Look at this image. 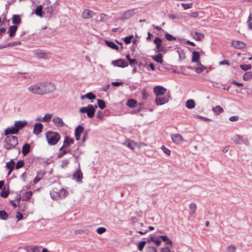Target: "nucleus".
Segmentation results:
<instances>
[{
	"mask_svg": "<svg viewBox=\"0 0 252 252\" xmlns=\"http://www.w3.org/2000/svg\"><path fill=\"white\" fill-rule=\"evenodd\" d=\"M98 106L101 109H103L106 107L105 102L101 99L97 100Z\"/></svg>",
	"mask_w": 252,
	"mask_h": 252,
	"instance_id": "nucleus-47",
	"label": "nucleus"
},
{
	"mask_svg": "<svg viewBox=\"0 0 252 252\" xmlns=\"http://www.w3.org/2000/svg\"><path fill=\"white\" fill-rule=\"evenodd\" d=\"M194 117L195 118L202 119V120H203L204 121H209L211 120L209 118H206V117H204L203 116H200V115H194Z\"/></svg>",
	"mask_w": 252,
	"mask_h": 252,
	"instance_id": "nucleus-61",
	"label": "nucleus"
},
{
	"mask_svg": "<svg viewBox=\"0 0 252 252\" xmlns=\"http://www.w3.org/2000/svg\"><path fill=\"white\" fill-rule=\"evenodd\" d=\"M240 67L242 70L247 71V70L251 69L252 66L251 64H241L240 65Z\"/></svg>",
	"mask_w": 252,
	"mask_h": 252,
	"instance_id": "nucleus-53",
	"label": "nucleus"
},
{
	"mask_svg": "<svg viewBox=\"0 0 252 252\" xmlns=\"http://www.w3.org/2000/svg\"><path fill=\"white\" fill-rule=\"evenodd\" d=\"M252 78V74L250 72H246L243 76V78L244 80H248Z\"/></svg>",
	"mask_w": 252,
	"mask_h": 252,
	"instance_id": "nucleus-48",
	"label": "nucleus"
},
{
	"mask_svg": "<svg viewBox=\"0 0 252 252\" xmlns=\"http://www.w3.org/2000/svg\"><path fill=\"white\" fill-rule=\"evenodd\" d=\"M136 104V101L132 99H129L127 101L126 104L129 107H134Z\"/></svg>",
	"mask_w": 252,
	"mask_h": 252,
	"instance_id": "nucleus-44",
	"label": "nucleus"
},
{
	"mask_svg": "<svg viewBox=\"0 0 252 252\" xmlns=\"http://www.w3.org/2000/svg\"><path fill=\"white\" fill-rule=\"evenodd\" d=\"M190 35L196 40L201 41L204 38L203 33L197 32H191Z\"/></svg>",
	"mask_w": 252,
	"mask_h": 252,
	"instance_id": "nucleus-14",
	"label": "nucleus"
},
{
	"mask_svg": "<svg viewBox=\"0 0 252 252\" xmlns=\"http://www.w3.org/2000/svg\"><path fill=\"white\" fill-rule=\"evenodd\" d=\"M189 209L190 210V215L193 214L195 212V210L196 209V205L194 203H191L189 205Z\"/></svg>",
	"mask_w": 252,
	"mask_h": 252,
	"instance_id": "nucleus-46",
	"label": "nucleus"
},
{
	"mask_svg": "<svg viewBox=\"0 0 252 252\" xmlns=\"http://www.w3.org/2000/svg\"><path fill=\"white\" fill-rule=\"evenodd\" d=\"M146 252H157V249L155 247L149 246L146 248Z\"/></svg>",
	"mask_w": 252,
	"mask_h": 252,
	"instance_id": "nucleus-57",
	"label": "nucleus"
},
{
	"mask_svg": "<svg viewBox=\"0 0 252 252\" xmlns=\"http://www.w3.org/2000/svg\"><path fill=\"white\" fill-rule=\"evenodd\" d=\"M18 144V138L15 136H7L4 142V147L9 150L14 148Z\"/></svg>",
	"mask_w": 252,
	"mask_h": 252,
	"instance_id": "nucleus-2",
	"label": "nucleus"
},
{
	"mask_svg": "<svg viewBox=\"0 0 252 252\" xmlns=\"http://www.w3.org/2000/svg\"><path fill=\"white\" fill-rule=\"evenodd\" d=\"M199 64H200V66L196 67L194 70L196 73L199 74L201 73L206 68V67L201 64L200 63Z\"/></svg>",
	"mask_w": 252,
	"mask_h": 252,
	"instance_id": "nucleus-38",
	"label": "nucleus"
},
{
	"mask_svg": "<svg viewBox=\"0 0 252 252\" xmlns=\"http://www.w3.org/2000/svg\"><path fill=\"white\" fill-rule=\"evenodd\" d=\"M106 15L103 13H101L99 16H98V21L100 22H105L106 21Z\"/></svg>",
	"mask_w": 252,
	"mask_h": 252,
	"instance_id": "nucleus-50",
	"label": "nucleus"
},
{
	"mask_svg": "<svg viewBox=\"0 0 252 252\" xmlns=\"http://www.w3.org/2000/svg\"><path fill=\"white\" fill-rule=\"evenodd\" d=\"M53 122L56 126L59 127H62L64 125V123L62 119L59 117H54L53 119Z\"/></svg>",
	"mask_w": 252,
	"mask_h": 252,
	"instance_id": "nucleus-21",
	"label": "nucleus"
},
{
	"mask_svg": "<svg viewBox=\"0 0 252 252\" xmlns=\"http://www.w3.org/2000/svg\"><path fill=\"white\" fill-rule=\"evenodd\" d=\"M94 15V12L89 9H85L82 13V16L83 18L89 19Z\"/></svg>",
	"mask_w": 252,
	"mask_h": 252,
	"instance_id": "nucleus-20",
	"label": "nucleus"
},
{
	"mask_svg": "<svg viewBox=\"0 0 252 252\" xmlns=\"http://www.w3.org/2000/svg\"><path fill=\"white\" fill-rule=\"evenodd\" d=\"M87 98L89 99L92 100L96 98V96L94 94L92 93H88L85 95H82L81 96V99H84V98Z\"/></svg>",
	"mask_w": 252,
	"mask_h": 252,
	"instance_id": "nucleus-28",
	"label": "nucleus"
},
{
	"mask_svg": "<svg viewBox=\"0 0 252 252\" xmlns=\"http://www.w3.org/2000/svg\"><path fill=\"white\" fill-rule=\"evenodd\" d=\"M12 23L13 24H19L21 23V18L19 15H14L12 17Z\"/></svg>",
	"mask_w": 252,
	"mask_h": 252,
	"instance_id": "nucleus-36",
	"label": "nucleus"
},
{
	"mask_svg": "<svg viewBox=\"0 0 252 252\" xmlns=\"http://www.w3.org/2000/svg\"><path fill=\"white\" fill-rule=\"evenodd\" d=\"M200 59V55L199 52L197 51H193L192 52V62H198Z\"/></svg>",
	"mask_w": 252,
	"mask_h": 252,
	"instance_id": "nucleus-31",
	"label": "nucleus"
},
{
	"mask_svg": "<svg viewBox=\"0 0 252 252\" xmlns=\"http://www.w3.org/2000/svg\"><path fill=\"white\" fill-rule=\"evenodd\" d=\"M25 252H40L38 248L36 246H28L24 249Z\"/></svg>",
	"mask_w": 252,
	"mask_h": 252,
	"instance_id": "nucleus-23",
	"label": "nucleus"
},
{
	"mask_svg": "<svg viewBox=\"0 0 252 252\" xmlns=\"http://www.w3.org/2000/svg\"><path fill=\"white\" fill-rule=\"evenodd\" d=\"M8 214L4 210L0 211V219L2 220H6L8 218Z\"/></svg>",
	"mask_w": 252,
	"mask_h": 252,
	"instance_id": "nucleus-39",
	"label": "nucleus"
},
{
	"mask_svg": "<svg viewBox=\"0 0 252 252\" xmlns=\"http://www.w3.org/2000/svg\"><path fill=\"white\" fill-rule=\"evenodd\" d=\"M73 178L77 182L82 181L83 174L80 169H78L73 174Z\"/></svg>",
	"mask_w": 252,
	"mask_h": 252,
	"instance_id": "nucleus-22",
	"label": "nucleus"
},
{
	"mask_svg": "<svg viewBox=\"0 0 252 252\" xmlns=\"http://www.w3.org/2000/svg\"><path fill=\"white\" fill-rule=\"evenodd\" d=\"M35 56L39 59H48L50 57V53L44 52H37Z\"/></svg>",
	"mask_w": 252,
	"mask_h": 252,
	"instance_id": "nucleus-26",
	"label": "nucleus"
},
{
	"mask_svg": "<svg viewBox=\"0 0 252 252\" xmlns=\"http://www.w3.org/2000/svg\"><path fill=\"white\" fill-rule=\"evenodd\" d=\"M236 248L234 245H231L227 247V250L228 252H235Z\"/></svg>",
	"mask_w": 252,
	"mask_h": 252,
	"instance_id": "nucleus-60",
	"label": "nucleus"
},
{
	"mask_svg": "<svg viewBox=\"0 0 252 252\" xmlns=\"http://www.w3.org/2000/svg\"><path fill=\"white\" fill-rule=\"evenodd\" d=\"M46 137L49 144L55 145L59 140L60 135L57 132L48 131L46 134Z\"/></svg>",
	"mask_w": 252,
	"mask_h": 252,
	"instance_id": "nucleus-4",
	"label": "nucleus"
},
{
	"mask_svg": "<svg viewBox=\"0 0 252 252\" xmlns=\"http://www.w3.org/2000/svg\"><path fill=\"white\" fill-rule=\"evenodd\" d=\"M24 161L22 160H20L17 162L16 164H15V168L16 169H19L23 167L24 166Z\"/></svg>",
	"mask_w": 252,
	"mask_h": 252,
	"instance_id": "nucleus-51",
	"label": "nucleus"
},
{
	"mask_svg": "<svg viewBox=\"0 0 252 252\" xmlns=\"http://www.w3.org/2000/svg\"><path fill=\"white\" fill-rule=\"evenodd\" d=\"M154 42L156 45L157 52H161L164 51V48L162 45V41L159 37H156Z\"/></svg>",
	"mask_w": 252,
	"mask_h": 252,
	"instance_id": "nucleus-12",
	"label": "nucleus"
},
{
	"mask_svg": "<svg viewBox=\"0 0 252 252\" xmlns=\"http://www.w3.org/2000/svg\"><path fill=\"white\" fill-rule=\"evenodd\" d=\"M17 30V27L16 26H12L8 29V32L10 37H12L15 35V33Z\"/></svg>",
	"mask_w": 252,
	"mask_h": 252,
	"instance_id": "nucleus-30",
	"label": "nucleus"
},
{
	"mask_svg": "<svg viewBox=\"0 0 252 252\" xmlns=\"http://www.w3.org/2000/svg\"><path fill=\"white\" fill-rule=\"evenodd\" d=\"M166 89L162 86H157L154 87L153 92L156 95V97L159 96V95H165Z\"/></svg>",
	"mask_w": 252,
	"mask_h": 252,
	"instance_id": "nucleus-10",
	"label": "nucleus"
},
{
	"mask_svg": "<svg viewBox=\"0 0 252 252\" xmlns=\"http://www.w3.org/2000/svg\"><path fill=\"white\" fill-rule=\"evenodd\" d=\"M105 42L107 45L109 47L115 50L118 49V46L116 44H115L114 42L107 40L105 41Z\"/></svg>",
	"mask_w": 252,
	"mask_h": 252,
	"instance_id": "nucleus-40",
	"label": "nucleus"
},
{
	"mask_svg": "<svg viewBox=\"0 0 252 252\" xmlns=\"http://www.w3.org/2000/svg\"><path fill=\"white\" fill-rule=\"evenodd\" d=\"M41 89L40 82L33 84L30 86L28 88V90L30 93L34 94L42 95Z\"/></svg>",
	"mask_w": 252,
	"mask_h": 252,
	"instance_id": "nucleus-6",
	"label": "nucleus"
},
{
	"mask_svg": "<svg viewBox=\"0 0 252 252\" xmlns=\"http://www.w3.org/2000/svg\"><path fill=\"white\" fill-rule=\"evenodd\" d=\"M27 124V122L26 121H16L14 122V126L17 129L18 132Z\"/></svg>",
	"mask_w": 252,
	"mask_h": 252,
	"instance_id": "nucleus-16",
	"label": "nucleus"
},
{
	"mask_svg": "<svg viewBox=\"0 0 252 252\" xmlns=\"http://www.w3.org/2000/svg\"><path fill=\"white\" fill-rule=\"evenodd\" d=\"M124 145L129 148L131 150L133 151L134 148L136 146L137 144L134 141L127 139L125 141V142L123 143Z\"/></svg>",
	"mask_w": 252,
	"mask_h": 252,
	"instance_id": "nucleus-17",
	"label": "nucleus"
},
{
	"mask_svg": "<svg viewBox=\"0 0 252 252\" xmlns=\"http://www.w3.org/2000/svg\"><path fill=\"white\" fill-rule=\"evenodd\" d=\"M69 163V160L68 159H63L62 161L61 166L62 168H65L67 166V164Z\"/></svg>",
	"mask_w": 252,
	"mask_h": 252,
	"instance_id": "nucleus-62",
	"label": "nucleus"
},
{
	"mask_svg": "<svg viewBox=\"0 0 252 252\" xmlns=\"http://www.w3.org/2000/svg\"><path fill=\"white\" fill-rule=\"evenodd\" d=\"M146 243H147L146 241H140L138 243V249L140 251H142L143 250V248Z\"/></svg>",
	"mask_w": 252,
	"mask_h": 252,
	"instance_id": "nucleus-49",
	"label": "nucleus"
},
{
	"mask_svg": "<svg viewBox=\"0 0 252 252\" xmlns=\"http://www.w3.org/2000/svg\"><path fill=\"white\" fill-rule=\"evenodd\" d=\"M20 44H21V42L14 41V42H10V43L7 44L6 46L7 47H12V46H16V45H19Z\"/></svg>",
	"mask_w": 252,
	"mask_h": 252,
	"instance_id": "nucleus-58",
	"label": "nucleus"
},
{
	"mask_svg": "<svg viewBox=\"0 0 252 252\" xmlns=\"http://www.w3.org/2000/svg\"><path fill=\"white\" fill-rule=\"evenodd\" d=\"M50 196L53 200H58L65 198L68 195L67 190H52L50 192Z\"/></svg>",
	"mask_w": 252,
	"mask_h": 252,
	"instance_id": "nucleus-5",
	"label": "nucleus"
},
{
	"mask_svg": "<svg viewBox=\"0 0 252 252\" xmlns=\"http://www.w3.org/2000/svg\"><path fill=\"white\" fill-rule=\"evenodd\" d=\"M74 140L68 137H65L63 144V147H66L69 146L71 144H73Z\"/></svg>",
	"mask_w": 252,
	"mask_h": 252,
	"instance_id": "nucleus-35",
	"label": "nucleus"
},
{
	"mask_svg": "<svg viewBox=\"0 0 252 252\" xmlns=\"http://www.w3.org/2000/svg\"><path fill=\"white\" fill-rule=\"evenodd\" d=\"M161 149H162V150L163 151V152H164V154H165L167 156L170 155V154H171L170 150H169L168 149H167V148H166L165 146H162V147H161Z\"/></svg>",
	"mask_w": 252,
	"mask_h": 252,
	"instance_id": "nucleus-56",
	"label": "nucleus"
},
{
	"mask_svg": "<svg viewBox=\"0 0 252 252\" xmlns=\"http://www.w3.org/2000/svg\"><path fill=\"white\" fill-rule=\"evenodd\" d=\"M96 105H88L87 107H81L79 110L80 113H87L88 117L92 118L94 117L95 109L97 108Z\"/></svg>",
	"mask_w": 252,
	"mask_h": 252,
	"instance_id": "nucleus-3",
	"label": "nucleus"
},
{
	"mask_svg": "<svg viewBox=\"0 0 252 252\" xmlns=\"http://www.w3.org/2000/svg\"><path fill=\"white\" fill-rule=\"evenodd\" d=\"M170 94L169 93L166 94L163 96L159 95V96L156 97V102L157 104L161 105L167 103L169 99Z\"/></svg>",
	"mask_w": 252,
	"mask_h": 252,
	"instance_id": "nucleus-8",
	"label": "nucleus"
},
{
	"mask_svg": "<svg viewBox=\"0 0 252 252\" xmlns=\"http://www.w3.org/2000/svg\"><path fill=\"white\" fill-rule=\"evenodd\" d=\"M212 111L216 115H219L223 112L222 108L219 105L213 107Z\"/></svg>",
	"mask_w": 252,
	"mask_h": 252,
	"instance_id": "nucleus-33",
	"label": "nucleus"
},
{
	"mask_svg": "<svg viewBox=\"0 0 252 252\" xmlns=\"http://www.w3.org/2000/svg\"><path fill=\"white\" fill-rule=\"evenodd\" d=\"M160 238H158V237H155V241H154L153 242H154L155 243L157 247H158L160 245L161 241L160 240Z\"/></svg>",
	"mask_w": 252,
	"mask_h": 252,
	"instance_id": "nucleus-63",
	"label": "nucleus"
},
{
	"mask_svg": "<svg viewBox=\"0 0 252 252\" xmlns=\"http://www.w3.org/2000/svg\"><path fill=\"white\" fill-rule=\"evenodd\" d=\"M232 139L236 144H240L243 143L242 138L238 135L234 136Z\"/></svg>",
	"mask_w": 252,
	"mask_h": 252,
	"instance_id": "nucleus-37",
	"label": "nucleus"
},
{
	"mask_svg": "<svg viewBox=\"0 0 252 252\" xmlns=\"http://www.w3.org/2000/svg\"><path fill=\"white\" fill-rule=\"evenodd\" d=\"M42 95L53 93L56 89V85L51 82H40Z\"/></svg>",
	"mask_w": 252,
	"mask_h": 252,
	"instance_id": "nucleus-1",
	"label": "nucleus"
},
{
	"mask_svg": "<svg viewBox=\"0 0 252 252\" xmlns=\"http://www.w3.org/2000/svg\"><path fill=\"white\" fill-rule=\"evenodd\" d=\"M137 13V8H133V9H128L123 13V14L120 18V19L121 20H124L129 19L130 17H132L133 15H134Z\"/></svg>",
	"mask_w": 252,
	"mask_h": 252,
	"instance_id": "nucleus-7",
	"label": "nucleus"
},
{
	"mask_svg": "<svg viewBox=\"0 0 252 252\" xmlns=\"http://www.w3.org/2000/svg\"><path fill=\"white\" fill-rule=\"evenodd\" d=\"M231 45L234 48L239 49H244L246 47V44L244 43L236 40L232 41Z\"/></svg>",
	"mask_w": 252,
	"mask_h": 252,
	"instance_id": "nucleus-15",
	"label": "nucleus"
},
{
	"mask_svg": "<svg viewBox=\"0 0 252 252\" xmlns=\"http://www.w3.org/2000/svg\"><path fill=\"white\" fill-rule=\"evenodd\" d=\"M84 131V127L83 126L79 125L76 128L75 130V134H80L83 132Z\"/></svg>",
	"mask_w": 252,
	"mask_h": 252,
	"instance_id": "nucleus-42",
	"label": "nucleus"
},
{
	"mask_svg": "<svg viewBox=\"0 0 252 252\" xmlns=\"http://www.w3.org/2000/svg\"><path fill=\"white\" fill-rule=\"evenodd\" d=\"M153 59L157 63H162L163 60L161 54H158V55L153 57Z\"/></svg>",
	"mask_w": 252,
	"mask_h": 252,
	"instance_id": "nucleus-41",
	"label": "nucleus"
},
{
	"mask_svg": "<svg viewBox=\"0 0 252 252\" xmlns=\"http://www.w3.org/2000/svg\"><path fill=\"white\" fill-rule=\"evenodd\" d=\"M106 231V228L103 227H98L96 229V232L99 234H101L104 233Z\"/></svg>",
	"mask_w": 252,
	"mask_h": 252,
	"instance_id": "nucleus-59",
	"label": "nucleus"
},
{
	"mask_svg": "<svg viewBox=\"0 0 252 252\" xmlns=\"http://www.w3.org/2000/svg\"><path fill=\"white\" fill-rule=\"evenodd\" d=\"M158 238H160L161 241L164 242L166 245H169L171 247H172V242L168 238L166 235H160L158 236Z\"/></svg>",
	"mask_w": 252,
	"mask_h": 252,
	"instance_id": "nucleus-25",
	"label": "nucleus"
},
{
	"mask_svg": "<svg viewBox=\"0 0 252 252\" xmlns=\"http://www.w3.org/2000/svg\"><path fill=\"white\" fill-rule=\"evenodd\" d=\"M32 194V193L31 190H30L29 191H27V192H25L23 195L22 196H21V195L20 194L18 193L16 194L15 201H16L18 202V203L19 204L21 199H22L23 201L28 200L31 198Z\"/></svg>",
	"mask_w": 252,
	"mask_h": 252,
	"instance_id": "nucleus-9",
	"label": "nucleus"
},
{
	"mask_svg": "<svg viewBox=\"0 0 252 252\" xmlns=\"http://www.w3.org/2000/svg\"><path fill=\"white\" fill-rule=\"evenodd\" d=\"M52 117V114H46L45 116L42 118V121L44 122L49 121Z\"/></svg>",
	"mask_w": 252,
	"mask_h": 252,
	"instance_id": "nucleus-43",
	"label": "nucleus"
},
{
	"mask_svg": "<svg viewBox=\"0 0 252 252\" xmlns=\"http://www.w3.org/2000/svg\"><path fill=\"white\" fill-rule=\"evenodd\" d=\"M165 37L166 39L168 41H172L176 39V38L175 37H174L171 34L168 33H166L165 34Z\"/></svg>",
	"mask_w": 252,
	"mask_h": 252,
	"instance_id": "nucleus-52",
	"label": "nucleus"
},
{
	"mask_svg": "<svg viewBox=\"0 0 252 252\" xmlns=\"http://www.w3.org/2000/svg\"><path fill=\"white\" fill-rule=\"evenodd\" d=\"M63 146L60 149L61 152L58 154V158H61L65 154L70 152V150L69 149H63Z\"/></svg>",
	"mask_w": 252,
	"mask_h": 252,
	"instance_id": "nucleus-32",
	"label": "nucleus"
},
{
	"mask_svg": "<svg viewBox=\"0 0 252 252\" xmlns=\"http://www.w3.org/2000/svg\"><path fill=\"white\" fill-rule=\"evenodd\" d=\"M30 150V145L29 144H25L22 147V154L24 156L27 155Z\"/></svg>",
	"mask_w": 252,
	"mask_h": 252,
	"instance_id": "nucleus-34",
	"label": "nucleus"
},
{
	"mask_svg": "<svg viewBox=\"0 0 252 252\" xmlns=\"http://www.w3.org/2000/svg\"><path fill=\"white\" fill-rule=\"evenodd\" d=\"M133 37V36L132 35H130L124 38V41L126 44H129L131 42V39H132Z\"/></svg>",
	"mask_w": 252,
	"mask_h": 252,
	"instance_id": "nucleus-54",
	"label": "nucleus"
},
{
	"mask_svg": "<svg viewBox=\"0 0 252 252\" xmlns=\"http://www.w3.org/2000/svg\"><path fill=\"white\" fill-rule=\"evenodd\" d=\"M129 63L131 66H134L137 64V62L135 59H129Z\"/></svg>",
	"mask_w": 252,
	"mask_h": 252,
	"instance_id": "nucleus-64",
	"label": "nucleus"
},
{
	"mask_svg": "<svg viewBox=\"0 0 252 252\" xmlns=\"http://www.w3.org/2000/svg\"><path fill=\"white\" fill-rule=\"evenodd\" d=\"M15 167V162L11 159L10 161L7 162L6 164V167L9 169L8 175L10 174Z\"/></svg>",
	"mask_w": 252,
	"mask_h": 252,
	"instance_id": "nucleus-24",
	"label": "nucleus"
},
{
	"mask_svg": "<svg viewBox=\"0 0 252 252\" xmlns=\"http://www.w3.org/2000/svg\"><path fill=\"white\" fill-rule=\"evenodd\" d=\"M181 5L183 6L184 9L185 10L191 8L192 6V3H181Z\"/></svg>",
	"mask_w": 252,
	"mask_h": 252,
	"instance_id": "nucleus-55",
	"label": "nucleus"
},
{
	"mask_svg": "<svg viewBox=\"0 0 252 252\" xmlns=\"http://www.w3.org/2000/svg\"><path fill=\"white\" fill-rule=\"evenodd\" d=\"M186 106L188 109L194 108L195 106V103L193 99H189L186 102Z\"/></svg>",
	"mask_w": 252,
	"mask_h": 252,
	"instance_id": "nucleus-27",
	"label": "nucleus"
},
{
	"mask_svg": "<svg viewBox=\"0 0 252 252\" xmlns=\"http://www.w3.org/2000/svg\"><path fill=\"white\" fill-rule=\"evenodd\" d=\"M10 193V190H1L0 195L1 197L6 198Z\"/></svg>",
	"mask_w": 252,
	"mask_h": 252,
	"instance_id": "nucleus-45",
	"label": "nucleus"
},
{
	"mask_svg": "<svg viewBox=\"0 0 252 252\" xmlns=\"http://www.w3.org/2000/svg\"><path fill=\"white\" fill-rule=\"evenodd\" d=\"M35 13L36 16L39 17H43V11H42V6L40 5L36 7V8L35 10Z\"/></svg>",
	"mask_w": 252,
	"mask_h": 252,
	"instance_id": "nucleus-29",
	"label": "nucleus"
},
{
	"mask_svg": "<svg viewBox=\"0 0 252 252\" xmlns=\"http://www.w3.org/2000/svg\"><path fill=\"white\" fill-rule=\"evenodd\" d=\"M112 64L115 66L120 67H125L128 66V63L124 59H119L117 60L113 61Z\"/></svg>",
	"mask_w": 252,
	"mask_h": 252,
	"instance_id": "nucleus-11",
	"label": "nucleus"
},
{
	"mask_svg": "<svg viewBox=\"0 0 252 252\" xmlns=\"http://www.w3.org/2000/svg\"><path fill=\"white\" fill-rule=\"evenodd\" d=\"M171 139L173 143L177 145L181 144L183 142V137L179 133L172 134Z\"/></svg>",
	"mask_w": 252,
	"mask_h": 252,
	"instance_id": "nucleus-13",
	"label": "nucleus"
},
{
	"mask_svg": "<svg viewBox=\"0 0 252 252\" xmlns=\"http://www.w3.org/2000/svg\"><path fill=\"white\" fill-rule=\"evenodd\" d=\"M18 133L17 129L15 126L9 127L5 129L4 134L6 136H9V134H17Z\"/></svg>",
	"mask_w": 252,
	"mask_h": 252,
	"instance_id": "nucleus-19",
	"label": "nucleus"
},
{
	"mask_svg": "<svg viewBox=\"0 0 252 252\" xmlns=\"http://www.w3.org/2000/svg\"><path fill=\"white\" fill-rule=\"evenodd\" d=\"M43 129V125L42 124L39 123L34 125L33 127V132L36 135H38L41 133Z\"/></svg>",
	"mask_w": 252,
	"mask_h": 252,
	"instance_id": "nucleus-18",
	"label": "nucleus"
}]
</instances>
